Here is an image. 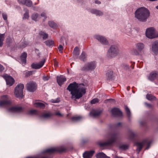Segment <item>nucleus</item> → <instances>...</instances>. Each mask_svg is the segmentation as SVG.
I'll return each instance as SVG.
<instances>
[{
    "label": "nucleus",
    "instance_id": "7c9ffc66",
    "mask_svg": "<svg viewBox=\"0 0 158 158\" xmlns=\"http://www.w3.org/2000/svg\"><path fill=\"white\" fill-rule=\"evenodd\" d=\"M39 34L42 37L43 39L44 40H45L48 37V35L47 34L43 31H41L39 33Z\"/></svg>",
    "mask_w": 158,
    "mask_h": 158
},
{
    "label": "nucleus",
    "instance_id": "f3484780",
    "mask_svg": "<svg viewBox=\"0 0 158 158\" xmlns=\"http://www.w3.org/2000/svg\"><path fill=\"white\" fill-rule=\"evenodd\" d=\"M95 38L99 41L102 44L105 45L107 44H108L107 40L103 36L97 35H95Z\"/></svg>",
    "mask_w": 158,
    "mask_h": 158
},
{
    "label": "nucleus",
    "instance_id": "412c9836",
    "mask_svg": "<svg viewBox=\"0 0 158 158\" xmlns=\"http://www.w3.org/2000/svg\"><path fill=\"white\" fill-rule=\"evenodd\" d=\"M18 2L19 4L25 5L28 7L31 6L32 5V2L30 0H18Z\"/></svg>",
    "mask_w": 158,
    "mask_h": 158
},
{
    "label": "nucleus",
    "instance_id": "4d7b16f0",
    "mask_svg": "<svg viewBox=\"0 0 158 158\" xmlns=\"http://www.w3.org/2000/svg\"><path fill=\"white\" fill-rule=\"evenodd\" d=\"M145 105H146V106H147V107H148L149 108H151L152 107V105L148 103H145Z\"/></svg>",
    "mask_w": 158,
    "mask_h": 158
},
{
    "label": "nucleus",
    "instance_id": "a211bd4d",
    "mask_svg": "<svg viewBox=\"0 0 158 158\" xmlns=\"http://www.w3.org/2000/svg\"><path fill=\"white\" fill-rule=\"evenodd\" d=\"M56 80L58 85L61 86L66 81V79L64 76L61 75L56 77Z\"/></svg>",
    "mask_w": 158,
    "mask_h": 158
},
{
    "label": "nucleus",
    "instance_id": "a18cd8bd",
    "mask_svg": "<svg viewBox=\"0 0 158 158\" xmlns=\"http://www.w3.org/2000/svg\"><path fill=\"white\" fill-rule=\"evenodd\" d=\"M98 102L99 100L97 98H95L91 101L90 103L91 104H94Z\"/></svg>",
    "mask_w": 158,
    "mask_h": 158
},
{
    "label": "nucleus",
    "instance_id": "c85d7f7f",
    "mask_svg": "<svg viewBox=\"0 0 158 158\" xmlns=\"http://www.w3.org/2000/svg\"><path fill=\"white\" fill-rule=\"evenodd\" d=\"M5 39V34H0V47L2 46Z\"/></svg>",
    "mask_w": 158,
    "mask_h": 158
},
{
    "label": "nucleus",
    "instance_id": "6e6552de",
    "mask_svg": "<svg viewBox=\"0 0 158 158\" xmlns=\"http://www.w3.org/2000/svg\"><path fill=\"white\" fill-rule=\"evenodd\" d=\"M24 85L22 84H19L15 89V94L17 98H22L23 96V94Z\"/></svg>",
    "mask_w": 158,
    "mask_h": 158
},
{
    "label": "nucleus",
    "instance_id": "13d9d810",
    "mask_svg": "<svg viewBox=\"0 0 158 158\" xmlns=\"http://www.w3.org/2000/svg\"><path fill=\"white\" fill-rule=\"evenodd\" d=\"M42 17H45V14L44 13H43L41 14Z\"/></svg>",
    "mask_w": 158,
    "mask_h": 158
},
{
    "label": "nucleus",
    "instance_id": "4c0bfd02",
    "mask_svg": "<svg viewBox=\"0 0 158 158\" xmlns=\"http://www.w3.org/2000/svg\"><path fill=\"white\" fill-rule=\"evenodd\" d=\"M24 10L26 12L24 14L23 18V19H28L29 17L28 10H25V9Z\"/></svg>",
    "mask_w": 158,
    "mask_h": 158
},
{
    "label": "nucleus",
    "instance_id": "4468645a",
    "mask_svg": "<svg viewBox=\"0 0 158 158\" xmlns=\"http://www.w3.org/2000/svg\"><path fill=\"white\" fill-rule=\"evenodd\" d=\"M151 143V142L148 140H143L141 142H138L136 143V145L137 148V150L139 151H141L142 149L143 146L145 144L149 145Z\"/></svg>",
    "mask_w": 158,
    "mask_h": 158
},
{
    "label": "nucleus",
    "instance_id": "3c124183",
    "mask_svg": "<svg viewBox=\"0 0 158 158\" xmlns=\"http://www.w3.org/2000/svg\"><path fill=\"white\" fill-rule=\"evenodd\" d=\"M2 17H3V19L4 20H7V15L6 14L3 13L2 14Z\"/></svg>",
    "mask_w": 158,
    "mask_h": 158
},
{
    "label": "nucleus",
    "instance_id": "473e14b6",
    "mask_svg": "<svg viewBox=\"0 0 158 158\" xmlns=\"http://www.w3.org/2000/svg\"><path fill=\"white\" fill-rule=\"evenodd\" d=\"M52 115V114L50 113H45L43 114L42 117L44 118H49Z\"/></svg>",
    "mask_w": 158,
    "mask_h": 158
},
{
    "label": "nucleus",
    "instance_id": "7ed1b4c3",
    "mask_svg": "<svg viewBox=\"0 0 158 158\" xmlns=\"http://www.w3.org/2000/svg\"><path fill=\"white\" fill-rule=\"evenodd\" d=\"M61 147L51 148L44 150L42 152L43 156L40 157H28L26 158H52V154L55 152H62L64 151Z\"/></svg>",
    "mask_w": 158,
    "mask_h": 158
},
{
    "label": "nucleus",
    "instance_id": "bf43d9fd",
    "mask_svg": "<svg viewBox=\"0 0 158 158\" xmlns=\"http://www.w3.org/2000/svg\"><path fill=\"white\" fill-rule=\"evenodd\" d=\"M95 3L97 4H99L101 3V2L99 1L96 0L95 1Z\"/></svg>",
    "mask_w": 158,
    "mask_h": 158
},
{
    "label": "nucleus",
    "instance_id": "b1692460",
    "mask_svg": "<svg viewBox=\"0 0 158 158\" xmlns=\"http://www.w3.org/2000/svg\"><path fill=\"white\" fill-rule=\"evenodd\" d=\"M158 77V74L156 72L151 73L148 77V79L151 81L154 80L155 78Z\"/></svg>",
    "mask_w": 158,
    "mask_h": 158
},
{
    "label": "nucleus",
    "instance_id": "0eeeda50",
    "mask_svg": "<svg viewBox=\"0 0 158 158\" xmlns=\"http://www.w3.org/2000/svg\"><path fill=\"white\" fill-rule=\"evenodd\" d=\"M118 53V48L116 46L112 45L109 49L107 53L108 58H112L116 56Z\"/></svg>",
    "mask_w": 158,
    "mask_h": 158
},
{
    "label": "nucleus",
    "instance_id": "f03ea898",
    "mask_svg": "<svg viewBox=\"0 0 158 158\" xmlns=\"http://www.w3.org/2000/svg\"><path fill=\"white\" fill-rule=\"evenodd\" d=\"M149 10L146 8L141 7L138 8L135 12V17L139 21L143 22L146 21L149 17Z\"/></svg>",
    "mask_w": 158,
    "mask_h": 158
},
{
    "label": "nucleus",
    "instance_id": "f257e3e1",
    "mask_svg": "<svg viewBox=\"0 0 158 158\" xmlns=\"http://www.w3.org/2000/svg\"><path fill=\"white\" fill-rule=\"evenodd\" d=\"M67 89L71 92V99L76 100L81 97L86 92V88L83 84L78 85L76 82L70 84Z\"/></svg>",
    "mask_w": 158,
    "mask_h": 158
},
{
    "label": "nucleus",
    "instance_id": "6ab92c4d",
    "mask_svg": "<svg viewBox=\"0 0 158 158\" xmlns=\"http://www.w3.org/2000/svg\"><path fill=\"white\" fill-rule=\"evenodd\" d=\"M152 50L155 54L158 53V40L154 41L152 45Z\"/></svg>",
    "mask_w": 158,
    "mask_h": 158
},
{
    "label": "nucleus",
    "instance_id": "9b49d317",
    "mask_svg": "<svg viewBox=\"0 0 158 158\" xmlns=\"http://www.w3.org/2000/svg\"><path fill=\"white\" fill-rule=\"evenodd\" d=\"M7 111L10 112L18 113L23 111V108L21 106H11L7 109Z\"/></svg>",
    "mask_w": 158,
    "mask_h": 158
},
{
    "label": "nucleus",
    "instance_id": "5fc2aeb1",
    "mask_svg": "<svg viewBox=\"0 0 158 158\" xmlns=\"http://www.w3.org/2000/svg\"><path fill=\"white\" fill-rule=\"evenodd\" d=\"M4 69V68L1 64H0V72H2Z\"/></svg>",
    "mask_w": 158,
    "mask_h": 158
},
{
    "label": "nucleus",
    "instance_id": "de8ad7c7",
    "mask_svg": "<svg viewBox=\"0 0 158 158\" xmlns=\"http://www.w3.org/2000/svg\"><path fill=\"white\" fill-rule=\"evenodd\" d=\"M59 51L60 52H62V51L63 49V47L61 45H60L59 47L58 48Z\"/></svg>",
    "mask_w": 158,
    "mask_h": 158
},
{
    "label": "nucleus",
    "instance_id": "5701e85b",
    "mask_svg": "<svg viewBox=\"0 0 158 158\" xmlns=\"http://www.w3.org/2000/svg\"><path fill=\"white\" fill-rule=\"evenodd\" d=\"M102 111L99 110H93L90 113V115L94 118L99 116L101 113Z\"/></svg>",
    "mask_w": 158,
    "mask_h": 158
},
{
    "label": "nucleus",
    "instance_id": "aec40b11",
    "mask_svg": "<svg viewBox=\"0 0 158 158\" xmlns=\"http://www.w3.org/2000/svg\"><path fill=\"white\" fill-rule=\"evenodd\" d=\"M27 57V54L25 52L22 53L20 56L19 62L23 66H24L26 63Z\"/></svg>",
    "mask_w": 158,
    "mask_h": 158
},
{
    "label": "nucleus",
    "instance_id": "49530a36",
    "mask_svg": "<svg viewBox=\"0 0 158 158\" xmlns=\"http://www.w3.org/2000/svg\"><path fill=\"white\" fill-rule=\"evenodd\" d=\"M60 101V98H57L55 99H52L51 100V102L53 103L59 102Z\"/></svg>",
    "mask_w": 158,
    "mask_h": 158
},
{
    "label": "nucleus",
    "instance_id": "e433bc0d",
    "mask_svg": "<svg viewBox=\"0 0 158 158\" xmlns=\"http://www.w3.org/2000/svg\"><path fill=\"white\" fill-rule=\"evenodd\" d=\"M48 24L50 27L53 28H56L57 27V25L55 23L52 21H49Z\"/></svg>",
    "mask_w": 158,
    "mask_h": 158
},
{
    "label": "nucleus",
    "instance_id": "a878e982",
    "mask_svg": "<svg viewBox=\"0 0 158 158\" xmlns=\"http://www.w3.org/2000/svg\"><path fill=\"white\" fill-rule=\"evenodd\" d=\"M90 12L96 14L97 15L100 16L103 15V13L99 10H97L93 9L90 10Z\"/></svg>",
    "mask_w": 158,
    "mask_h": 158
},
{
    "label": "nucleus",
    "instance_id": "a19ab883",
    "mask_svg": "<svg viewBox=\"0 0 158 158\" xmlns=\"http://www.w3.org/2000/svg\"><path fill=\"white\" fill-rule=\"evenodd\" d=\"M125 30V32L127 35H130L131 34V29L130 27H127Z\"/></svg>",
    "mask_w": 158,
    "mask_h": 158
},
{
    "label": "nucleus",
    "instance_id": "393cba45",
    "mask_svg": "<svg viewBox=\"0 0 158 158\" xmlns=\"http://www.w3.org/2000/svg\"><path fill=\"white\" fill-rule=\"evenodd\" d=\"M33 105L36 107L40 108L42 109H44L45 107V105L44 103L40 102H34Z\"/></svg>",
    "mask_w": 158,
    "mask_h": 158
},
{
    "label": "nucleus",
    "instance_id": "603ef678",
    "mask_svg": "<svg viewBox=\"0 0 158 158\" xmlns=\"http://www.w3.org/2000/svg\"><path fill=\"white\" fill-rule=\"evenodd\" d=\"M49 77L48 76H44L43 77V79L44 81H46L49 79Z\"/></svg>",
    "mask_w": 158,
    "mask_h": 158
},
{
    "label": "nucleus",
    "instance_id": "338daca9",
    "mask_svg": "<svg viewBox=\"0 0 158 158\" xmlns=\"http://www.w3.org/2000/svg\"><path fill=\"white\" fill-rule=\"evenodd\" d=\"M148 148L147 147V148H146V149H148Z\"/></svg>",
    "mask_w": 158,
    "mask_h": 158
},
{
    "label": "nucleus",
    "instance_id": "bb28decb",
    "mask_svg": "<svg viewBox=\"0 0 158 158\" xmlns=\"http://www.w3.org/2000/svg\"><path fill=\"white\" fill-rule=\"evenodd\" d=\"M97 158H110V157L107 156L103 152L98 153L96 155Z\"/></svg>",
    "mask_w": 158,
    "mask_h": 158
},
{
    "label": "nucleus",
    "instance_id": "9d476101",
    "mask_svg": "<svg viewBox=\"0 0 158 158\" xmlns=\"http://www.w3.org/2000/svg\"><path fill=\"white\" fill-rule=\"evenodd\" d=\"M96 66V63L95 61L89 62L82 68V70L87 71H93Z\"/></svg>",
    "mask_w": 158,
    "mask_h": 158
},
{
    "label": "nucleus",
    "instance_id": "ddd939ff",
    "mask_svg": "<svg viewBox=\"0 0 158 158\" xmlns=\"http://www.w3.org/2000/svg\"><path fill=\"white\" fill-rule=\"evenodd\" d=\"M36 86L35 83L33 81H31L27 83V89L29 91L33 92L36 90Z\"/></svg>",
    "mask_w": 158,
    "mask_h": 158
},
{
    "label": "nucleus",
    "instance_id": "c756f323",
    "mask_svg": "<svg viewBox=\"0 0 158 158\" xmlns=\"http://www.w3.org/2000/svg\"><path fill=\"white\" fill-rule=\"evenodd\" d=\"M147 98L150 101L155 100L156 98L151 94H147L146 95Z\"/></svg>",
    "mask_w": 158,
    "mask_h": 158
},
{
    "label": "nucleus",
    "instance_id": "37998d69",
    "mask_svg": "<svg viewBox=\"0 0 158 158\" xmlns=\"http://www.w3.org/2000/svg\"><path fill=\"white\" fill-rule=\"evenodd\" d=\"M113 74V72L111 71H108L106 74V76L108 78L111 77Z\"/></svg>",
    "mask_w": 158,
    "mask_h": 158
},
{
    "label": "nucleus",
    "instance_id": "cd10ccee",
    "mask_svg": "<svg viewBox=\"0 0 158 158\" xmlns=\"http://www.w3.org/2000/svg\"><path fill=\"white\" fill-rule=\"evenodd\" d=\"M45 43L47 46L49 47L54 45V42L52 40H47L45 42Z\"/></svg>",
    "mask_w": 158,
    "mask_h": 158
},
{
    "label": "nucleus",
    "instance_id": "09e8293b",
    "mask_svg": "<svg viewBox=\"0 0 158 158\" xmlns=\"http://www.w3.org/2000/svg\"><path fill=\"white\" fill-rule=\"evenodd\" d=\"M54 115L60 117H62L63 116V115L61 114L59 111L56 112L55 113Z\"/></svg>",
    "mask_w": 158,
    "mask_h": 158
},
{
    "label": "nucleus",
    "instance_id": "680f3d73",
    "mask_svg": "<svg viewBox=\"0 0 158 158\" xmlns=\"http://www.w3.org/2000/svg\"><path fill=\"white\" fill-rule=\"evenodd\" d=\"M135 64V63L134 62H133V63H132V66H133L132 68V69H133L134 68V65Z\"/></svg>",
    "mask_w": 158,
    "mask_h": 158
},
{
    "label": "nucleus",
    "instance_id": "c9c22d12",
    "mask_svg": "<svg viewBox=\"0 0 158 158\" xmlns=\"http://www.w3.org/2000/svg\"><path fill=\"white\" fill-rule=\"evenodd\" d=\"M81 118L82 117L81 116H77L72 117L71 118V119L73 121H75L80 120Z\"/></svg>",
    "mask_w": 158,
    "mask_h": 158
},
{
    "label": "nucleus",
    "instance_id": "ea45409f",
    "mask_svg": "<svg viewBox=\"0 0 158 158\" xmlns=\"http://www.w3.org/2000/svg\"><path fill=\"white\" fill-rule=\"evenodd\" d=\"M29 113L31 115H36L38 114V111L35 110H30Z\"/></svg>",
    "mask_w": 158,
    "mask_h": 158
},
{
    "label": "nucleus",
    "instance_id": "f704fd0d",
    "mask_svg": "<svg viewBox=\"0 0 158 158\" xmlns=\"http://www.w3.org/2000/svg\"><path fill=\"white\" fill-rule=\"evenodd\" d=\"M119 148L121 150H126L128 149V146L126 144L122 145L119 146Z\"/></svg>",
    "mask_w": 158,
    "mask_h": 158
},
{
    "label": "nucleus",
    "instance_id": "39448f33",
    "mask_svg": "<svg viewBox=\"0 0 158 158\" xmlns=\"http://www.w3.org/2000/svg\"><path fill=\"white\" fill-rule=\"evenodd\" d=\"M11 105V102L9 97L7 95L1 96L0 101V107H10Z\"/></svg>",
    "mask_w": 158,
    "mask_h": 158
},
{
    "label": "nucleus",
    "instance_id": "0e129e2a",
    "mask_svg": "<svg viewBox=\"0 0 158 158\" xmlns=\"http://www.w3.org/2000/svg\"><path fill=\"white\" fill-rule=\"evenodd\" d=\"M132 135H133V136H134V134L133 133H132Z\"/></svg>",
    "mask_w": 158,
    "mask_h": 158
},
{
    "label": "nucleus",
    "instance_id": "f8f14e48",
    "mask_svg": "<svg viewBox=\"0 0 158 158\" xmlns=\"http://www.w3.org/2000/svg\"><path fill=\"white\" fill-rule=\"evenodd\" d=\"M3 77L5 80L7 85L9 86H11L14 84L15 80L12 77L7 74L3 75Z\"/></svg>",
    "mask_w": 158,
    "mask_h": 158
},
{
    "label": "nucleus",
    "instance_id": "2f4dec72",
    "mask_svg": "<svg viewBox=\"0 0 158 158\" xmlns=\"http://www.w3.org/2000/svg\"><path fill=\"white\" fill-rule=\"evenodd\" d=\"M86 57L85 53L83 52H82L81 55L79 57V58L81 60L84 61Z\"/></svg>",
    "mask_w": 158,
    "mask_h": 158
},
{
    "label": "nucleus",
    "instance_id": "dca6fc26",
    "mask_svg": "<svg viewBox=\"0 0 158 158\" xmlns=\"http://www.w3.org/2000/svg\"><path fill=\"white\" fill-rule=\"evenodd\" d=\"M110 112L112 115L114 116H121L123 115L122 112L118 108H114L112 109Z\"/></svg>",
    "mask_w": 158,
    "mask_h": 158
},
{
    "label": "nucleus",
    "instance_id": "1a4fd4ad",
    "mask_svg": "<svg viewBox=\"0 0 158 158\" xmlns=\"http://www.w3.org/2000/svg\"><path fill=\"white\" fill-rule=\"evenodd\" d=\"M135 49H134L132 52L133 55H138L141 52L144 47V45L142 43H138L135 44Z\"/></svg>",
    "mask_w": 158,
    "mask_h": 158
},
{
    "label": "nucleus",
    "instance_id": "423d86ee",
    "mask_svg": "<svg viewBox=\"0 0 158 158\" xmlns=\"http://www.w3.org/2000/svg\"><path fill=\"white\" fill-rule=\"evenodd\" d=\"M110 138L106 142L101 143L99 144L101 147L110 146L115 143L117 139V135L115 134H111L110 135Z\"/></svg>",
    "mask_w": 158,
    "mask_h": 158
},
{
    "label": "nucleus",
    "instance_id": "052dcab7",
    "mask_svg": "<svg viewBox=\"0 0 158 158\" xmlns=\"http://www.w3.org/2000/svg\"><path fill=\"white\" fill-rule=\"evenodd\" d=\"M121 125V123H118L117 124V126H120Z\"/></svg>",
    "mask_w": 158,
    "mask_h": 158
},
{
    "label": "nucleus",
    "instance_id": "69168bd1",
    "mask_svg": "<svg viewBox=\"0 0 158 158\" xmlns=\"http://www.w3.org/2000/svg\"><path fill=\"white\" fill-rule=\"evenodd\" d=\"M127 89L128 90H129L128 87H127Z\"/></svg>",
    "mask_w": 158,
    "mask_h": 158
},
{
    "label": "nucleus",
    "instance_id": "e2e57ef3",
    "mask_svg": "<svg viewBox=\"0 0 158 158\" xmlns=\"http://www.w3.org/2000/svg\"><path fill=\"white\" fill-rule=\"evenodd\" d=\"M156 8L157 9H158V6H156Z\"/></svg>",
    "mask_w": 158,
    "mask_h": 158
},
{
    "label": "nucleus",
    "instance_id": "8fccbe9b",
    "mask_svg": "<svg viewBox=\"0 0 158 158\" xmlns=\"http://www.w3.org/2000/svg\"><path fill=\"white\" fill-rule=\"evenodd\" d=\"M122 67L126 69H129V66L126 64H123V65Z\"/></svg>",
    "mask_w": 158,
    "mask_h": 158
},
{
    "label": "nucleus",
    "instance_id": "20e7f679",
    "mask_svg": "<svg viewBox=\"0 0 158 158\" xmlns=\"http://www.w3.org/2000/svg\"><path fill=\"white\" fill-rule=\"evenodd\" d=\"M145 34L147 37L151 39L158 37V32L153 27L147 29Z\"/></svg>",
    "mask_w": 158,
    "mask_h": 158
},
{
    "label": "nucleus",
    "instance_id": "4be33fe9",
    "mask_svg": "<svg viewBox=\"0 0 158 158\" xmlns=\"http://www.w3.org/2000/svg\"><path fill=\"white\" fill-rule=\"evenodd\" d=\"M94 152L93 151H86L83 154L84 158H91Z\"/></svg>",
    "mask_w": 158,
    "mask_h": 158
},
{
    "label": "nucleus",
    "instance_id": "6e6d98bb",
    "mask_svg": "<svg viewBox=\"0 0 158 158\" xmlns=\"http://www.w3.org/2000/svg\"><path fill=\"white\" fill-rule=\"evenodd\" d=\"M27 44L26 42H25L23 44L21 47V48H24L27 45Z\"/></svg>",
    "mask_w": 158,
    "mask_h": 158
},
{
    "label": "nucleus",
    "instance_id": "864d4df0",
    "mask_svg": "<svg viewBox=\"0 0 158 158\" xmlns=\"http://www.w3.org/2000/svg\"><path fill=\"white\" fill-rule=\"evenodd\" d=\"M54 66L55 67H57L58 66V62L55 60H54Z\"/></svg>",
    "mask_w": 158,
    "mask_h": 158
},
{
    "label": "nucleus",
    "instance_id": "58836bf2",
    "mask_svg": "<svg viewBox=\"0 0 158 158\" xmlns=\"http://www.w3.org/2000/svg\"><path fill=\"white\" fill-rule=\"evenodd\" d=\"M125 109L126 112L127 116L130 117L131 116V113L130 109L127 106H125Z\"/></svg>",
    "mask_w": 158,
    "mask_h": 158
},
{
    "label": "nucleus",
    "instance_id": "2eb2a0df",
    "mask_svg": "<svg viewBox=\"0 0 158 158\" xmlns=\"http://www.w3.org/2000/svg\"><path fill=\"white\" fill-rule=\"evenodd\" d=\"M45 62V59H43L39 63H33L31 65V67L32 69H38L41 68L44 65Z\"/></svg>",
    "mask_w": 158,
    "mask_h": 158
},
{
    "label": "nucleus",
    "instance_id": "79ce46f5",
    "mask_svg": "<svg viewBox=\"0 0 158 158\" xmlns=\"http://www.w3.org/2000/svg\"><path fill=\"white\" fill-rule=\"evenodd\" d=\"M38 16V15L37 13H34L31 16L32 19L35 21H36Z\"/></svg>",
    "mask_w": 158,
    "mask_h": 158
},
{
    "label": "nucleus",
    "instance_id": "c03bdc74",
    "mask_svg": "<svg viewBox=\"0 0 158 158\" xmlns=\"http://www.w3.org/2000/svg\"><path fill=\"white\" fill-rule=\"evenodd\" d=\"M33 71H28L26 72L25 73V76L26 77H28L31 75H32L33 73Z\"/></svg>",
    "mask_w": 158,
    "mask_h": 158
},
{
    "label": "nucleus",
    "instance_id": "72a5a7b5",
    "mask_svg": "<svg viewBox=\"0 0 158 158\" xmlns=\"http://www.w3.org/2000/svg\"><path fill=\"white\" fill-rule=\"evenodd\" d=\"M80 51L79 48L77 47H76L74 48V50L73 51V54L76 56H77L79 55Z\"/></svg>",
    "mask_w": 158,
    "mask_h": 158
}]
</instances>
